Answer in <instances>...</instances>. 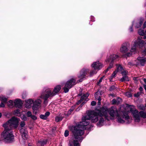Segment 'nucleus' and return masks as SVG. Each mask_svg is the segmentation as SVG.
<instances>
[{"instance_id":"nucleus-24","label":"nucleus","mask_w":146,"mask_h":146,"mask_svg":"<svg viewBox=\"0 0 146 146\" xmlns=\"http://www.w3.org/2000/svg\"><path fill=\"white\" fill-rule=\"evenodd\" d=\"M46 141H39L37 143L38 146H44L46 143Z\"/></svg>"},{"instance_id":"nucleus-14","label":"nucleus","mask_w":146,"mask_h":146,"mask_svg":"<svg viewBox=\"0 0 146 146\" xmlns=\"http://www.w3.org/2000/svg\"><path fill=\"white\" fill-rule=\"evenodd\" d=\"M20 131L23 139L24 140L26 139L28 137L27 131L26 129L21 128L20 129Z\"/></svg>"},{"instance_id":"nucleus-25","label":"nucleus","mask_w":146,"mask_h":146,"mask_svg":"<svg viewBox=\"0 0 146 146\" xmlns=\"http://www.w3.org/2000/svg\"><path fill=\"white\" fill-rule=\"evenodd\" d=\"M7 105L10 108H12L15 106L14 101H13L12 100H10L7 102Z\"/></svg>"},{"instance_id":"nucleus-42","label":"nucleus","mask_w":146,"mask_h":146,"mask_svg":"<svg viewBox=\"0 0 146 146\" xmlns=\"http://www.w3.org/2000/svg\"><path fill=\"white\" fill-rule=\"evenodd\" d=\"M74 109V108H71V109L68 111V114H71V112L73 111Z\"/></svg>"},{"instance_id":"nucleus-49","label":"nucleus","mask_w":146,"mask_h":146,"mask_svg":"<svg viewBox=\"0 0 146 146\" xmlns=\"http://www.w3.org/2000/svg\"><path fill=\"white\" fill-rule=\"evenodd\" d=\"M140 95V94L139 93H137V94H135L134 95V96L136 97H138L139 95Z\"/></svg>"},{"instance_id":"nucleus-9","label":"nucleus","mask_w":146,"mask_h":146,"mask_svg":"<svg viewBox=\"0 0 146 146\" xmlns=\"http://www.w3.org/2000/svg\"><path fill=\"white\" fill-rule=\"evenodd\" d=\"M119 56L118 55L114 54H111L109 58H108L106 60V62H111L109 66L107 68L105 71L106 72H111L110 70L113 66V61L116 59L118 58Z\"/></svg>"},{"instance_id":"nucleus-22","label":"nucleus","mask_w":146,"mask_h":146,"mask_svg":"<svg viewBox=\"0 0 146 146\" xmlns=\"http://www.w3.org/2000/svg\"><path fill=\"white\" fill-rule=\"evenodd\" d=\"M50 113L48 111L46 112L44 114H41L40 115V118L43 119H46L47 117L49 115Z\"/></svg>"},{"instance_id":"nucleus-13","label":"nucleus","mask_w":146,"mask_h":146,"mask_svg":"<svg viewBox=\"0 0 146 146\" xmlns=\"http://www.w3.org/2000/svg\"><path fill=\"white\" fill-rule=\"evenodd\" d=\"M116 69L113 73H127V72L120 65H116Z\"/></svg>"},{"instance_id":"nucleus-33","label":"nucleus","mask_w":146,"mask_h":146,"mask_svg":"<svg viewBox=\"0 0 146 146\" xmlns=\"http://www.w3.org/2000/svg\"><path fill=\"white\" fill-rule=\"evenodd\" d=\"M94 96L95 98L96 99H97V100L99 98V97H100V96H99V92H96L95 94H94Z\"/></svg>"},{"instance_id":"nucleus-2","label":"nucleus","mask_w":146,"mask_h":146,"mask_svg":"<svg viewBox=\"0 0 146 146\" xmlns=\"http://www.w3.org/2000/svg\"><path fill=\"white\" fill-rule=\"evenodd\" d=\"M19 121L17 118L13 117L3 125L5 129L1 135L5 142H9L13 139L14 136L11 130L18 127Z\"/></svg>"},{"instance_id":"nucleus-43","label":"nucleus","mask_w":146,"mask_h":146,"mask_svg":"<svg viewBox=\"0 0 146 146\" xmlns=\"http://www.w3.org/2000/svg\"><path fill=\"white\" fill-rule=\"evenodd\" d=\"M115 74H112V76L111 77V78L110 79V81H111L112 78L115 77Z\"/></svg>"},{"instance_id":"nucleus-29","label":"nucleus","mask_w":146,"mask_h":146,"mask_svg":"<svg viewBox=\"0 0 146 146\" xmlns=\"http://www.w3.org/2000/svg\"><path fill=\"white\" fill-rule=\"evenodd\" d=\"M25 122L23 121H21L20 123V126L19 128V129H21V128H25Z\"/></svg>"},{"instance_id":"nucleus-31","label":"nucleus","mask_w":146,"mask_h":146,"mask_svg":"<svg viewBox=\"0 0 146 146\" xmlns=\"http://www.w3.org/2000/svg\"><path fill=\"white\" fill-rule=\"evenodd\" d=\"M21 118L23 120L26 121L27 119V118L26 116L23 114H21L20 115Z\"/></svg>"},{"instance_id":"nucleus-41","label":"nucleus","mask_w":146,"mask_h":146,"mask_svg":"<svg viewBox=\"0 0 146 146\" xmlns=\"http://www.w3.org/2000/svg\"><path fill=\"white\" fill-rule=\"evenodd\" d=\"M91 105H92V106H94L96 105V102H95L94 101H92L91 102Z\"/></svg>"},{"instance_id":"nucleus-16","label":"nucleus","mask_w":146,"mask_h":146,"mask_svg":"<svg viewBox=\"0 0 146 146\" xmlns=\"http://www.w3.org/2000/svg\"><path fill=\"white\" fill-rule=\"evenodd\" d=\"M89 94L87 93L85 94H84L81 97L80 100H79L76 103V104L78 105L80 104L81 102L84 100L85 101L86 100L88 97L89 96Z\"/></svg>"},{"instance_id":"nucleus-47","label":"nucleus","mask_w":146,"mask_h":146,"mask_svg":"<svg viewBox=\"0 0 146 146\" xmlns=\"http://www.w3.org/2000/svg\"><path fill=\"white\" fill-rule=\"evenodd\" d=\"M5 107V105L3 102H1L0 104V107Z\"/></svg>"},{"instance_id":"nucleus-21","label":"nucleus","mask_w":146,"mask_h":146,"mask_svg":"<svg viewBox=\"0 0 146 146\" xmlns=\"http://www.w3.org/2000/svg\"><path fill=\"white\" fill-rule=\"evenodd\" d=\"M46 92L45 91L44 94H42L40 96V98H43L44 99V104L45 105V106L47 104L48 102L47 101V99L48 98H46Z\"/></svg>"},{"instance_id":"nucleus-20","label":"nucleus","mask_w":146,"mask_h":146,"mask_svg":"<svg viewBox=\"0 0 146 146\" xmlns=\"http://www.w3.org/2000/svg\"><path fill=\"white\" fill-rule=\"evenodd\" d=\"M144 21V19L143 18H141L140 19L139 21L135 23V27L136 28L140 27L142 25Z\"/></svg>"},{"instance_id":"nucleus-17","label":"nucleus","mask_w":146,"mask_h":146,"mask_svg":"<svg viewBox=\"0 0 146 146\" xmlns=\"http://www.w3.org/2000/svg\"><path fill=\"white\" fill-rule=\"evenodd\" d=\"M137 60L142 66L144 65L146 63V58L140 57H138L137 58Z\"/></svg>"},{"instance_id":"nucleus-51","label":"nucleus","mask_w":146,"mask_h":146,"mask_svg":"<svg viewBox=\"0 0 146 146\" xmlns=\"http://www.w3.org/2000/svg\"><path fill=\"white\" fill-rule=\"evenodd\" d=\"M139 90L141 91L143 90V88L142 87H140L139 88Z\"/></svg>"},{"instance_id":"nucleus-3","label":"nucleus","mask_w":146,"mask_h":146,"mask_svg":"<svg viewBox=\"0 0 146 146\" xmlns=\"http://www.w3.org/2000/svg\"><path fill=\"white\" fill-rule=\"evenodd\" d=\"M126 107L130 108V110L133 117L135 121L138 122L141 120V117L146 118V111H138L134 108L133 106L127 104Z\"/></svg>"},{"instance_id":"nucleus-55","label":"nucleus","mask_w":146,"mask_h":146,"mask_svg":"<svg viewBox=\"0 0 146 146\" xmlns=\"http://www.w3.org/2000/svg\"><path fill=\"white\" fill-rule=\"evenodd\" d=\"M85 103L84 102H83L82 103L81 105L82 106L84 104V103Z\"/></svg>"},{"instance_id":"nucleus-34","label":"nucleus","mask_w":146,"mask_h":146,"mask_svg":"<svg viewBox=\"0 0 146 146\" xmlns=\"http://www.w3.org/2000/svg\"><path fill=\"white\" fill-rule=\"evenodd\" d=\"M125 95L127 96L128 97H131L132 95L130 92H127L125 94Z\"/></svg>"},{"instance_id":"nucleus-1","label":"nucleus","mask_w":146,"mask_h":146,"mask_svg":"<svg viewBox=\"0 0 146 146\" xmlns=\"http://www.w3.org/2000/svg\"><path fill=\"white\" fill-rule=\"evenodd\" d=\"M108 110L106 108L98 107L95 110L89 111L87 115L83 116L82 121L78 125L71 127V130L73 132L74 137L69 141V146H79V142L82 141L83 138L82 136L84 134V127L89 124V120L92 122H96L99 119V115H104L106 119H109L107 116Z\"/></svg>"},{"instance_id":"nucleus-37","label":"nucleus","mask_w":146,"mask_h":146,"mask_svg":"<svg viewBox=\"0 0 146 146\" xmlns=\"http://www.w3.org/2000/svg\"><path fill=\"white\" fill-rule=\"evenodd\" d=\"M112 103L113 104H117V100H116V99H113L112 100Z\"/></svg>"},{"instance_id":"nucleus-40","label":"nucleus","mask_w":146,"mask_h":146,"mask_svg":"<svg viewBox=\"0 0 146 146\" xmlns=\"http://www.w3.org/2000/svg\"><path fill=\"white\" fill-rule=\"evenodd\" d=\"M31 118L33 119L34 120H35L37 119L36 117L34 115H32L31 116Z\"/></svg>"},{"instance_id":"nucleus-4","label":"nucleus","mask_w":146,"mask_h":146,"mask_svg":"<svg viewBox=\"0 0 146 146\" xmlns=\"http://www.w3.org/2000/svg\"><path fill=\"white\" fill-rule=\"evenodd\" d=\"M136 47L140 48H143V47L145 49L146 48L145 42L142 40L141 37H139L137 40H134L132 42V45L130 50V53H128L126 54L127 56H131L132 53H134L136 51Z\"/></svg>"},{"instance_id":"nucleus-19","label":"nucleus","mask_w":146,"mask_h":146,"mask_svg":"<svg viewBox=\"0 0 146 146\" xmlns=\"http://www.w3.org/2000/svg\"><path fill=\"white\" fill-rule=\"evenodd\" d=\"M32 99H29L26 101L25 106L27 108H30L31 107L32 105L34 103Z\"/></svg>"},{"instance_id":"nucleus-23","label":"nucleus","mask_w":146,"mask_h":146,"mask_svg":"<svg viewBox=\"0 0 146 146\" xmlns=\"http://www.w3.org/2000/svg\"><path fill=\"white\" fill-rule=\"evenodd\" d=\"M138 33L139 35L144 36L143 38L144 39H146V29L144 32L143 30L140 29L139 30Z\"/></svg>"},{"instance_id":"nucleus-52","label":"nucleus","mask_w":146,"mask_h":146,"mask_svg":"<svg viewBox=\"0 0 146 146\" xmlns=\"http://www.w3.org/2000/svg\"><path fill=\"white\" fill-rule=\"evenodd\" d=\"M129 30H130V31H131V32H132L133 31V29H132V27H131L130 29H129Z\"/></svg>"},{"instance_id":"nucleus-10","label":"nucleus","mask_w":146,"mask_h":146,"mask_svg":"<svg viewBox=\"0 0 146 146\" xmlns=\"http://www.w3.org/2000/svg\"><path fill=\"white\" fill-rule=\"evenodd\" d=\"M130 46V44L128 42L123 43L120 48V52L123 54L126 53L129 49Z\"/></svg>"},{"instance_id":"nucleus-46","label":"nucleus","mask_w":146,"mask_h":146,"mask_svg":"<svg viewBox=\"0 0 146 146\" xmlns=\"http://www.w3.org/2000/svg\"><path fill=\"white\" fill-rule=\"evenodd\" d=\"M98 104L99 105H100V101L101 100L100 97H99V98H98Z\"/></svg>"},{"instance_id":"nucleus-30","label":"nucleus","mask_w":146,"mask_h":146,"mask_svg":"<svg viewBox=\"0 0 146 146\" xmlns=\"http://www.w3.org/2000/svg\"><path fill=\"white\" fill-rule=\"evenodd\" d=\"M81 72L82 73H86L89 72V70L88 69L83 68L81 70Z\"/></svg>"},{"instance_id":"nucleus-26","label":"nucleus","mask_w":146,"mask_h":146,"mask_svg":"<svg viewBox=\"0 0 146 146\" xmlns=\"http://www.w3.org/2000/svg\"><path fill=\"white\" fill-rule=\"evenodd\" d=\"M129 78L128 76H127V75H125L120 79V81L123 82L125 81H129Z\"/></svg>"},{"instance_id":"nucleus-15","label":"nucleus","mask_w":146,"mask_h":146,"mask_svg":"<svg viewBox=\"0 0 146 146\" xmlns=\"http://www.w3.org/2000/svg\"><path fill=\"white\" fill-rule=\"evenodd\" d=\"M15 106L20 108L21 107L22 105V103L20 99H18L14 100Z\"/></svg>"},{"instance_id":"nucleus-39","label":"nucleus","mask_w":146,"mask_h":146,"mask_svg":"<svg viewBox=\"0 0 146 146\" xmlns=\"http://www.w3.org/2000/svg\"><path fill=\"white\" fill-rule=\"evenodd\" d=\"M117 100V104H119L122 102V99L120 98H118Z\"/></svg>"},{"instance_id":"nucleus-6","label":"nucleus","mask_w":146,"mask_h":146,"mask_svg":"<svg viewBox=\"0 0 146 146\" xmlns=\"http://www.w3.org/2000/svg\"><path fill=\"white\" fill-rule=\"evenodd\" d=\"M120 111L122 113L120 112V115L119 114L117 117L118 122L121 123H130L131 121V119L130 118L128 114L124 111L120 110Z\"/></svg>"},{"instance_id":"nucleus-44","label":"nucleus","mask_w":146,"mask_h":146,"mask_svg":"<svg viewBox=\"0 0 146 146\" xmlns=\"http://www.w3.org/2000/svg\"><path fill=\"white\" fill-rule=\"evenodd\" d=\"M115 88V87L114 86H113L111 87L110 89V91H111Z\"/></svg>"},{"instance_id":"nucleus-27","label":"nucleus","mask_w":146,"mask_h":146,"mask_svg":"<svg viewBox=\"0 0 146 146\" xmlns=\"http://www.w3.org/2000/svg\"><path fill=\"white\" fill-rule=\"evenodd\" d=\"M63 118V117L59 115L56 117L55 118V120L56 122H58L62 120Z\"/></svg>"},{"instance_id":"nucleus-36","label":"nucleus","mask_w":146,"mask_h":146,"mask_svg":"<svg viewBox=\"0 0 146 146\" xmlns=\"http://www.w3.org/2000/svg\"><path fill=\"white\" fill-rule=\"evenodd\" d=\"M15 112L17 115L19 116V115H20L19 110H15Z\"/></svg>"},{"instance_id":"nucleus-12","label":"nucleus","mask_w":146,"mask_h":146,"mask_svg":"<svg viewBox=\"0 0 146 146\" xmlns=\"http://www.w3.org/2000/svg\"><path fill=\"white\" fill-rule=\"evenodd\" d=\"M92 68L95 70H100L103 67L102 64L99 61L94 62L91 65Z\"/></svg>"},{"instance_id":"nucleus-45","label":"nucleus","mask_w":146,"mask_h":146,"mask_svg":"<svg viewBox=\"0 0 146 146\" xmlns=\"http://www.w3.org/2000/svg\"><path fill=\"white\" fill-rule=\"evenodd\" d=\"M104 77V76H103L99 80V82H98V84H99L102 82V80L103 79V77Z\"/></svg>"},{"instance_id":"nucleus-53","label":"nucleus","mask_w":146,"mask_h":146,"mask_svg":"<svg viewBox=\"0 0 146 146\" xmlns=\"http://www.w3.org/2000/svg\"><path fill=\"white\" fill-rule=\"evenodd\" d=\"M143 81L146 84V78H144L143 79Z\"/></svg>"},{"instance_id":"nucleus-11","label":"nucleus","mask_w":146,"mask_h":146,"mask_svg":"<svg viewBox=\"0 0 146 146\" xmlns=\"http://www.w3.org/2000/svg\"><path fill=\"white\" fill-rule=\"evenodd\" d=\"M41 102L42 101L40 99H38L35 101L32 107V109L34 111L40 108Z\"/></svg>"},{"instance_id":"nucleus-5","label":"nucleus","mask_w":146,"mask_h":146,"mask_svg":"<svg viewBox=\"0 0 146 146\" xmlns=\"http://www.w3.org/2000/svg\"><path fill=\"white\" fill-rule=\"evenodd\" d=\"M85 74H80V75L78 76L80 80L76 82V80L75 78H72L68 80L66 83L65 86L63 88L64 92L65 93H67L69 90V89H70L72 86L75 85L77 83L81 82L82 80L85 78Z\"/></svg>"},{"instance_id":"nucleus-50","label":"nucleus","mask_w":146,"mask_h":146,"mask_svg":"<svg viewBox=\"0 0 146 146\" xmlns=\"http://www.w3.org/2000/svg\"><path fill=\"white\" fill-rule=\"evenodd\" d=\"M143 26L144 27H146V21L144 23Z\"/></svg>"},{"instance_id":"nucleus-7","label":"nucleus","mask_w":146,"mask_h":146,"mask_svg":"<svg viewBox=\"0 0 146 146\" xmlns=\"http://www.w3.org/2000/svg\"><path fill=\"white\" fill-rule=\"evenodd\" d=\"M61 88V86L60 85H58L55 87L53 90L51 88L46 89L45 90L46 92V97L48 98L54 96L60 91Z\"/></svg>"},{"instance_id":"nucleus-32","label":"nucleus","mask_w":146,"mask_h":146,"mask_svg":"<svg viewBox=\"0 0 146 146\" xmlns=\"http://www.w3.org/2000/svg\"><path fill=\"white\" fill-rule=\"evenodd\" d=\"M139 109L142 110H145V107L143 104H141L138 106Z\"/></svg>"},{"instance_id":"nucleus-28","label":"nucleus","mask_w":146,"mask_h":146,"mask_svg":"<svg viewBox=\"0 0 146 146\" xmlns=\"http://www.w3.org/2000/svg\"><path fill=\"white\" fill-rule=\"evenodd\" d=\"M0 100L2 101L5 102H6L7 99L3 96H0Z\"/></svg>"},{"instance_id":"nucleus-54","label":"nucleus","mask_w":146,"mask_h":146,"mask_svg":"<svg viewBox=\"0 0 146 146\" xmlns=\"http://www.w3.org/2000/svg\"><path fill=\"white\" fill-rule=\"evenodd\" d=\"M2 114L1 113H0V118L1 117Z\"/></svg>"},{"instance_id":"nucleus-18","label":"nucleus","mask_w":146,"mask_h":146,"mask_svg":"<svg viewBox=\"0 0 146 146\" xmlns=\"http://www.w3.org/2000/svg\"><path fill=\"white\" fill-rule=\"evenodd\" d=\"M105 116L104 115H99V121L98 123V125L99 126H102L103 124L104 121V119L103 118L102 116Z\"/></svg>"},{"instance_id":"nucleus-38","label":"nucleus","mask_w":146,"mask_h":146,"mask_svg":"<svg viewBox=\"0 0 146 146\" xmlns=\"http://www.w3.org/2000/svg\"><path fill=\"white\" fill-rule=\"evenodd\" d=\"M69 132L68 130L65 131L64 133V136L65 137H66L68 135Z\"/></svg>"},{"instance_id":"nucleus-35","label":"nucleus","mask_w":146,"mask_h":146,"mask_svg":"<svg viewBox=\"0 0 146 146\" xmlns=\"http://www.w3.org/2000/svg\"><path fill=\"white\" fill-rule=\"evenodd\" d=\"M26 115L27 117H31L32 115L31 112L30 111H28V112H27V113Z\"/></svg>"},{"instance_id":"nucleus-8","label":"nucleus","mask_w":146,"mask_h":146,"mask_svg":"<svg viewBox=\"0 0 146 146\" xmlns=\"http://www.w3.org/2000/svg\"><path fill=\"white\" fill-rule=\"evenodd\" d=\"M107 109L108 110L107 116L108 118H109V119H113L115 117H117L119 114L117 108L114 107H112L109 109V110Z\"/></svg>"},{"instance_id":"nucleus-48","label":"nucleus","mask_w":146,"mask_h":146,"mask_svg":"<svg viewBox=\"0 0 146 146\" xmlns=\"http://www.w3.org/2000/svg\"><path fill=\"white\" fill-rule=\"evenodd\" d=\"M143 53L145 55H146V48L145 49L143 50Z\"/></svg>"}]
</instances>
